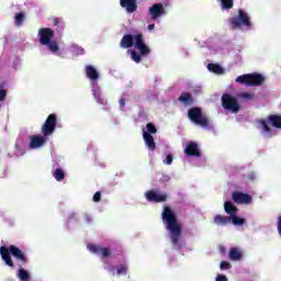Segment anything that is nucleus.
Wrapping results in <instances>:
<instances>
[{"label":"nucleus","mask_w":281,"mask_h":281,"mask_svg":"<svg viewBox=\"0 0 281 281\" xmlns=\"http://www.w3.org/2000/svg\"><path fill=\"white\" fill-rule=\"evenodd\" d=\"M0 256L7 267H10V269H14V261L12 260L13 256L18 262V266L20 267L18 271V278L23 281L30 280V273L27 272V270L23 269V267H25V265L30 262V259L27 258V255L23 250H21V248L15 245H10L9 247L1 246Z\"/></svg>","instance_id":"obj_1"},{"label":"nucleus","mask_w":281,"mask_h":281,"mask_svg":"<svg viewBox=\"0 0 281 281\" xmlns=\"http://www.w3.org/2000/svg\"><path fill=\"white\" fill-rule=\"evenodd\" d=\"M161 218L167 232H169L173 249H183V247H186V241L181 239L183 228L177 218V213H175L170 206H164Z\"/></svg>","instance_id":"obj_2"},{"label":"nucleus","mask_w":281,"mask_h":281,"mask_svg":"<svg viewBox=\"0 0 281 281\" xmlns=\"http://www.w3.org/2000/svg\"><path fill=\"white\" fill-rule=\"evenodd\" d=\"M58 124V116L55 113H52L47 116L46 121L42 125L41 133L42 135H32L30 137V148L36 149L41 146H45L47 137L54 135L56 131V125Z\"/></svg>","instance_id":"obj_3"},{"label":"nucleus","mask_w":281,"mask_h":281,"mask_svg":"<svg viewBox=\"0 0 281 281\" xmlns=\"http://www.w3.org/2000/svg\"><path fill=\"white\" fill-rule=\"evenodd\" d=\"M120 47L122 49H131V47H135L140 53V56H148L150 54V48L144 42V34L137 33L133 34H125L120 43Z\"/></svg>","instance_id":"obj_4"},{"label":"nucleus","mask_w":281,"mask_h":281,"mask_svg":"<svg viewBox=\"0 0 281 281\" xmlns=\"http://www.w3.org/2000/svg\"><path fill=\"white\" fill-rule=\"evenodd\" d=\"M235 82L246 85V87H262L265 85V76L258 72L241 75L235 79Z\"/></svg>","instance_id":"obj_5"},{"label":"nucleus","mask_w":281,"mask_h":281,"mask_svg":"<svg viewBox=\"0 0 281 281\" xmlns=\"http://www.w3.org/2000/svg\"><path fill=\"white\" fill-rule=\"evenodd\" d=\"M188 117L198 126H201L202 128H207L210 126V119L207 116L203 115V110L199 106H194L188 110Z\"/></svg>","instance_id":"obj_6"},{"label":"nucleus","mask_w":281,"mask_h":281,"mask_svg":"<svg viewBox=\"0 0 281 281\" xmlns=\"http://www.w3.org/2000/svg\"><path fill=\"white\" fill-rule=\"evenodd\" d=\"M269 124L274 128H281V115L272 114L269 115L267 120L259 121V125L261 126L263 133H267L268 137H273V131Z\"/></svg>","instance_id":"obj_7"},{"label":"nucleus","mask_w":281,"mask_h":281,"mask_svg":"<svg viewBox=\"0 0 281 281\" xmlns=\"http://www.w3.org/2000/svg\"><path fill=\"white\" fill-rule=\"evenodd\" d=\"M243 25L244 27H251V20L245 10L239 9L238 16L231 20V26L233 30H238V27H243Z\"/></svg>","instance_id":"obj_8"},{"label":"nucleus","mask_w":281,"mask_h":281,"mask_svg":"<svg viewBox=\"0 0 281 281\" xmlns=\"http://www.w3.org/2000/svg\"><path fill=\"white\" fill-rule=\"evenodd\" d=\"M222 106L226 111H231V113H238V111H240V104L238 103V100L229 93L222 95Z\"/></svg>","instance_id":"obj_9"},{"label":"nucleus","mask_w":281,"mask_h":281,"mask_svg":"<svg viewBox=\"0 0 281 281\" xmlns=\"http://www.w3.org/2000/svg\"><path fill=\"white\" fill-rule=\"evenodd\" d=\"M145 198L149 203H166L168 201V194L166 193H157L154 190H149L145 193Z\"/></svg>","instance_id":"obj_10"},{"label":"nucleus","mask_w":281,"mask_h":281,"mask_svg":"<svg viewBox=\"0 0 281 281\" xmlns=\"http://www.w3.org/2000/svg\"><path fill=\"white\" fill-rule=\"evenodd\" d=\"M232 199L235 203H237V205H249V203H251V195L240 191H234Z\"/></svg>","instance_id":"obj_11"},{"label":"nucleus","mask_w":281,"mask_h":281,"mask_svg":"<svg viewBox=\"0 0 281 281\" xmlns=\"http://www.w3.org/2000/svg\"><path fill=\"white\" fill-rule=\"evenodd\" d=\"M40 44L48 45V43L54 38V30L49 27H42L38 30Z\"/></svg>","instance_id":"obj_12"},{"label":"nucleus","mask_w":281,"mask_h":281,"mask_svg":"<svg viewBox=\"0 0 281 281\" xmlns=\"http://www.w3.org/2000/svg\"><path fill=\"white\" fill-rule=\"evenodd\" d=\"M164 14H166V9L161 3H155L149 8V15L153 21H157V19H159V16H164Z\"/></svg>","instance_id":"obj_13"},{"label":"nucleus","mask_w":281,"mask_h":281,"mask_svg":"<svg viewBox=\"0 0 281 281\" xmlns=\"http://www.w3.org/2000/svg\"><path fill=\"white\" fill-rule=\"evenodd\" d=\"M184 153L186 155H188V157H201L199 144H196L195 142H190L189 144H187Z\"/></svg>","instance_id":"obj_14"},{"label":"nucleus","mask_w":281,"mask_h":281,"mask_svg":"<svg viewBox=\"0 0 281 281\" xmlns=\"http://www.w3.org/2000/svg\"><path fill=\"white\" fill-rule=\"evenodd\" d=\"M121 8H125L128 14L137 12V0H120Z\"/></svg>","instance_id":"obj_15"},{"label":"nucleus","mask_w":281,"mask_h":281,"mask_svg":"<svg viewBox=\"0 0 281 281\" xmlns=\"http://www.w3.org/2000/svg\"><path fill=\"white\" fill-rule=\"evenodd\" d=\"M178 102H181L183 106H192L194 104V97L190 92H182L178 98Z\"/></svg>","instance_id":"obj_16"},{"label":"nucleus","mask_w":281,"mask_h":281,"mask_svg":"<svg viewBox=\"0 0 281 281\" xmlns=\"http://www.w3.org/2000/svg\"><path fill=\"white\" fill-rule=\"evenodd\" d=\"M86 76L92 82H98V80L100 78V74H98V70L95 69V67H93L91 65L86 66Z\"/></svg>","instance_id":"obj_17"},{"label":"nucleus","mask_w":281,"mask_h":281,"mask_svg":"<svg viewBox=\"0 0 281 281\" xmlns=\"http://www.w3.org/2000/svg\"><path fill=\"white\" fill-rule=\"evenodd\" d=\"M90 251H92V254H101L102 258H109L111 256V249L110 248H105V247H100L97 245H91L89 247Z\"/></svg>","instance_id":"obj_18"},{"label":"nucleus","mask_w":281,"mask_h":281,"mask_svg":"<svg viewBox=\"0 0 281 281\" xmlns=\"http://www.w3.org/2000/svg\"><path fill=\"white\" fill-rule=\"evenodd\" d=\"M143 139H144L145 145L147 146L148 150H151V153L157 150V145L155 144V137H153V135L144 132Z\"/></svg>","instance_id":"obj_19"},{"label":"nucleus","mask_w":281,"mask_h":281,"mask_svg":"<svg viewBox=\"0 0 281 281\" xmlns=\"http://www.w3.org/2000/svg\"><path fill=\"white\" fill-rule=\"evenodd\" d=\"M228 258L234 261L243 260V251H240V248L233 247L229 250Z\"/></svg>","instance_id":"obj_20"},{"label":"nucleus","mask_w":281,"mask_h":281,"mask_svg":"<svg viewBox=\"0 0 281 281\" xmlns=\"http://www.w3.org/2000/svg\"><path fill=\"white\" fill-rule=\"evenodd\" d=\"M224 210L229 216H235V214H238V207H236L231 201H226L224 203Z\"/></svg>","instance_id":"obj_21"},{"label":"nucleus","mask_w":281,"mask_h":281,"mask_svg":"<svg viewBox=\"0 0 281 281\" xmlns=\"http://www.w3.org/2000/svg\"><path fill=\"white\" fill-rule=\"evenodd\" d=\"M92 94H93V98L97 100L98 104H103V105L108 104V101L102 95V91H100V89H92Z\"/></svg>","instance_id":"obj_22"},{"label":"nucleus","mask_w":281,"mask_h":281,"mask_svg":"<svg viewBox=\"0 0 281 281\" xmlns=\"http://www.w3.org/2000/svg\"><path fill=\"white\" fill-rule=\"evenodd\" d=\"M213 223L215 225H222L225 226L227 223H231V217L225 215H216L213 220Z\"/></svg>","instance_id":"obj_23"},{"label":"nucleus","mask_w":281,"mask_h":281,"mask_svg":"<svg viewBox=\"0 0 281 281\" xmlns=\"http://www.w3.org/2000/svg\"><path fill=\"white\" fill-rule=\"evenodd\" d=\"M53 24L56 27V32H58V34H63V32L65 31V22L63 21V19L54 18Z\"/></svg>","instance_id":"obj_24"},{"label":"nucleus","mask_w":281,"mask_h":281,"mask_svg":"<svg viewBox=\"0 0 281 281\" xmlns=\"http://www.w3.org/2000/svg\"><path fill=\"white\" fill-rule=\"evenodd\" d=\"M207 69L209 71H212V74H217V76H221V74H225V70L218 64H209Z\"/></svg>","instance_id":"obj_25"},{"label":"nucleus","mask_w":281,"mask_h":281,"mask_svg":"<svg viewBox=\"0 0 281 281\" xmlns=\"http://www.w3.org/2000/svg\"><path fill=\"white\" fill-rule=\"evenodd\" d=\"M229 218H231L232 224L235 225V227L245 225V218L238 217L237 214L229 216Z\"/></svg>","instance_id":"obj_26"},{"label":"nucleus","mask_w":281,"mask_h":281,"mask_svg":"<svg viewBox=\"0 0 281 281\" xmlns=\"http://www.w3.org/2000/svg\"><path fill=\"white\" fill-rule=\"evenodd\" d=\"M222 10H232L234 8V0H220Z\"/></svg>","instance_id":"obj_27"},{"label":"nucleus","mask_w":281,"mask_h":281,"mask_svg":"<svg viewBox=\"0 0 281 281\" xmlns=\"http://www.w3.org/2000/svg\"><path fill=\"white\" fill-rule=\"evenodd\" d=\"M53 177H55L56 181H63V179H65V171L60 168H57L53 172Z\"/></svg>","instance_id":"obj_28"},{"label":"nucleus","mask_w":281,"mask_h":281,"mask_svg":"<svg viewBox=\"0 0 281 281\" xmlns=\"http://www.w3.org/2000/svg\"><path fill=\"white\" fill-rule=\"evenodd\" d=\"M23 21H25V13L20 12L15 14V25L21 27L23 25Z\"/></svg>","instance_id":"obj_29"},{"label":"nucleus","mask_w":281,"mask_h":281,"mask_svg":"<svg viewBox=\"0 0 281 281\" xmlns=\"http://www.w3.org/2000/svg\"><path fill=\"white\" fill-rule=\"evenodd\" d=\"M142 56H148V55H142V53L137 54V52L131 50V58L132 60H134V63H137V64L142 63Z\"/></svg>","instance_id":"obj_30"},{"label":"nucleus","mask_w":281,"mask_h":281,"mask_svg":"<svg viewBox=\"0 0 281 281\" xmlns=\"http://www.w3.org/2000/svg\"><path fill=\"white\" fill-rule=\"evenodd\" d=\"M45 45L48 47L49 52H53L54 54L59 49L58 43L56 41H50Z\"/></svg>","instance_id":"obj_31"},{"label":"nucleus","mask_w":281,"mask_h":281,"mask_svg":"<svg viewBox=\"0 0 281 281\" xmlns=\"http://www.w3.org/2000/svg\"><path fill=\"white\" fill-rule=\"evenodd\" d=\"M146 130H147V134L148 135H156V133H157V127L155 126V124L154 123H147L146 124Z\"/></svg>","instance_id":"obj_32"},{"label":"nucleus","mask_w":281,"mask_h":281,"mask_svg":"<svg viewBox=\"0 0 281 281\" xmlns=\"http://www.w3.org/2000/svg\"><path fill=\"white\" fill-rule=\"evenodd\" d=\"M117 276H126L128 273V267L122 265L120 268L116 270Z\"/></svg>","instance_id":"obj_33"},{"label":"nucleus","mask_w":281,"mask_h":281,"mask_svg":"<svg viewBox=\"0 0 281 281\" xmlns=\"http://www.w3.org/2000/svg\"><path fill=\"white\" fill-rule=\"evenodd\" d=\"M8 98V91L3 89V86L0 83V102H3Z\"/></svg>","instance_id":"obj_34"},{"label":"nucleus","mask_w":281,"mask_h":281,"mask_svg":"<svg viewBox=\"0 0 281 281\" xmlns=\"http://www.w3.org/2000/svg\"><path fill=\"white\" fill-rule=\"evenodd\" d=\"M92 201L94 203H100V201H102V192L97 191L92 198Z\"/></svg>","instance_id":"obj_35"},{"label":"nucleus","mask_w":281,"mask_h":281,"mask_svg":"<svg viewBox=\"0 0 281 281\" xmlns=\"http://www.w3.org/2000/svg\"><path fill=\"white\" fill-rule=\"evenodd\" d=\"M220 269L223 270H229L232 269V263H229L228 261H222L220 265Z\"/></svg>","instance_id":"obj_36"},{"label":"nucleus","mask_w":281,"mask_h":281,"mask_svg":"<svg viewBox=\"0 0 281 281\" xmlns=\"http://www.w3.org/2000/svg\"><path fill=\"white\" fill-rule=\"evenodd\" d=\"M164 164L170 166L172 164V155H167L166 159L164 160Z\"/></svg>","instance_id":"obj_37"},{"label":"nucleus","mask_w":281,"mask_h":281,"mask_svg":"<svg viewBox=\"0 0 281 281\" xmlns=\"http://www.w3.org/2000/svg\"><path fill=\"white\" fill-rule=\"evenodd\" d=\"M85 222L88 224V225H91L93 223V217H91V215L89 214H86L85 215Z\"/></svg>","instance_id":"obj_38"},{"label":"nucleus","mask_w":281,"mask_h":281,"mask_svg":"<svg viewBox=\"0 0 281 281\" xmlns=\"http://www.w3.org/2000/svg\"><path fill=\"white\" fill-rule=\"evenodd\" d=\"M277 229H278L279 236H281V215L278 217V221H277Z\"/></svg>","instance_id":"obj_39"},{"label":"nucleus","mask_w":281,"mask_h":281,"mask_svg":"<svg viewBox=\"0 0 281 281\" xmlns=\"http://www.w3.org/2000/svg\"><path fill=\"white\" fill-rule=\"evenodd\" d=\"M119 103H120L121 109H124V106H126V99L121 98V99L119 100Z\"/></svg>","instance_id":"obj_40"},{"label":"nucleus","mask_w":281,"mask_h":281,"mask_svg":"<svg viewBox=\"0 0 281 281\" xmlns=\"http://www.w3.org/2000/svg\"><path fill=\"white\" fill-rule=\"evenodd\" d=\"M216 281H227V278L225 276H223V274H218L216 277Z\"/></svg>","instance_id":"obj_41"},{"label":"nucleus","mask_w":281,"mask_h":281,"mask_svg":"<svg viewBox=\"0 0 281 281\" xmlns=\"http://www.w3.org/2000/svg\"><path fill=\"white\" fill-rule=\"evenodd\" d=\"M147 30H155V24H148Z\"/></svg>","instance_id":"obj_42"},{"label":"nucleus","mask_w":281,"mask_h":281,"mask_svg":"<svg viewBox=\"0 0 281 281\" xmlns=\"http://www.w3.org/2000/svg\"><path fill=\"white\" fill-rule=\"evenodd\" d=\"M221 252L225 254V248L224 247L221 248Z\"/></svg>","instance_id":"obj_43"}]
</instances>
